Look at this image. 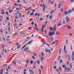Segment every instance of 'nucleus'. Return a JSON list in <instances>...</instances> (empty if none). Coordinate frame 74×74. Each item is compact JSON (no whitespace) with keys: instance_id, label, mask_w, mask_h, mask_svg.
Masks as SVG:
<instances>
[{"instance_id":"69168bd1","label":"nucleus","mask_w":74,"mask_h":74,"mask_svg":"<svg viewBox=\"0 0 74 74\" xmlns=\"http://www.w3.org/2000/svg\"><path fill=\"white\" fill-rule=\"evenodd\" d=\"M18 5V4H16L15 3H14V5H15V6H17Z\"/></svg>"},{"instance_id":"49530a36","label":"nucleus","mask_w":74,"mask_h":74,"mask_svg":"<svg viewBox=\"0 0 74 74\" xmlns=\"http://www.w3.org/2000/svg\"><path fill=\"white\" fill-rule=\"evenodd\" d=\"M71 51H73V47L72 46V45H71Z\"/></svg>"},{"instance_id":"8fccbe9b","label":"nucleus","mask_w":74,"mask_h":74,"mask_svg":"<svg viewBox=\"0 0 74 74\" xmlns=\"http://www.w3.org/2000/svg\"><path fill=\"white\" fill-rule=\"evenodd\" d=\"M39 72L40 73H41V69H39Z\"/></svg>"},{"instance_id":"9b49d317","label":"nucleus","mask_w":74,"mask_h":74,"mask_svg":"<svg viewBox=\"0 0 74 74\" xmlns=\"http://www.w3.org/2000/svg\"><path fill=\"white\" fill-rule=\"evenodd\" d=\"M26 47V45H25L23 46L21 49V50H22V49H23L24 48H25V47Z\"/></svg>"},{"instance_id":"6e6552de","label":"nucleus","mask_w":74,"mask_h":74,"mask_svg":"<svg viewBox=\"0 0 74 74\" xmlns=\"http://www.w3.org/2000/svg\"><path fill=\"white\" fill-rule=\"evenodd\" d=\"M46 25H42V29H44V28L45 27V26H46Z\"/></svg>"},{"instance_id":"423d86ee","label":"nucleus","mask_w":74,"mask_h":74,"mask_svg":"<svg viewBox=\"0 0 74 74\" xmlns=\"http://www.w3.org/2000/svg\"><path fill=\"white\" fill-rule=\"evenodd\" d=\"M29 47H27L24 49V51L26 52V51H27L29 50Z\"/></svg>"},{"instance_id":"7c9ffc66","label":"nucleus","mask_w":74,"mask_h":74,"mask_svg":"<svg viewBox=\"0 0 74 74\" xmlns=\"http://www.w3.org/2000/svg\"><path fill=\"white\" fill-rule=\"evenodd\" d=\"M21 45H19L17 47V49H19V48H20V47H21Z\"/></svg>"},{"instance_id":"a19ab883","label":"nucleus","mask_w":74,"mask_h":74,"mask_svg":"<svg viewBox=\"0 0 74 74\" xmlns=\"http://www.w3.org/2000/svg\"><path fill=\"white\" fill-rule=\"evenodd\" d=\"M50 30H53V27H51L50 28Z\"/></svg>"},{"instance_id":"cd10ccee","label":"nucleus","mask_w":74,"mask_h":74,"mask_svg":"<svg viewBox=\"0 0 74 74\" xmlns=\"http://www.w3.org/2000/svg\"><path fill=\"white\" fill-rule=\"evenodd\" d=\"M45 51H46V52H47V53H48V49H45Z\"/></svg>"},{"instance_id":"4468645a","label":"nucleus","mask_w":74,"mask_h":74,"mask_svg":"<svg viewBox=\"0 0 74 74\" xmlns=\"http://www.w3.org/2000/svg\"><path fill=\"white\" fill-rule=\"evenodd\" d=\"M64 13L65 15H67V14H68V12H67V11L64 12Z\"/></svg>"},{"instance_id":"37998d69","label":"nucleus","mask_w":74,"mask_h":74,"mask_svg":"<svg viewBox=\"0 0 74 74\" xmlns=\"http://www.w3.org/2000/svg\"><path fill=\"white\" fill-rule=\"evenodd\" d=\"M66 64H67V66H69V62L68 61L67 62Z\"/></svg>"},{"instance_id":"b1692460","label":"nucleus","mask_w":74,"mask_h":74,"mask_svg":"<svg viewBox=\"0 0 74 74\" xmlns=\"http://www.w3.org/2000/svg\"><path fill=\"white\" fill-rule=\"evenodd\" d=\"M17 35V32H15V34H13V36H16Z\"/></svg>"},{"instance_id":"052dcab7","label":"nucleus","mask_w":74,"mask_h":74,"mask_svg":"<svg viewBox=\"0 0 74 74\" xmlns=\"http://www.w3.org/2000/svg\"><path fill=\"white\" fill-rule=\"evenodd\" d=\"M42 20H43V18H41L40 19V21H42Z\"/></svg>"},{"instance_id":"72a5a7b5","label":"nucleus","mask_w":74,"mask_h":74,"mask_svg":"<svg viewBox=\"0 0 74 74\" xmlns=\"http://www.w3.org/2000/svg\"><path fill=\"white\" fill-rule=\"evenodd\" d=\"M66 50V45H64V51H65Z\"/></svg>"},{"instance_id":"13d9d810","label":"nucleus","mask_w":74,"mask_h":74,"mask_svg":"<svg viewBox=\"0 0 74 74\" xmlns=\"http://www.w3.org/2000/svg\"><path fill=\"white\" fill-rule=\"evenodd\" d=\"M66 44H68V40L67 39L66 40Z\"/></svg>"},{"instance_id":"a878e982","label":"nucleus","mask_w":74,"mask_h":74,"mask_svg":"<svg viewBox=\"0 0 74 74\" xmlns=\"http://www.w3.org/2000/svg\"><path fill=\"white\" fill-rule=\"evenodd\" d=\"M8 30L9 32H11V30H10V27H8Z\"/></svg>"},{"instance_id":"c03bdc74","label":"nucleus","mask_w":74,"mask_h":74,"mask_svg":"<svg viewBox=\"0 0 74 74\" xmlns=\"http://www.w3.org/2000/svg\"><path fill=\"white\" fill-rule=\"evenodd\" d=\"M6 20H7L8 21H9V17H6Z\"/></svg>"},{"instance_id":"dca6fc26","label":"nucleus","mask_w":74,"mask_h":74,"mask_svg":"<svg viewBox=\"0 0 74 74\" xmlns=\"http://www.w3.org/2000/svg\"><path fill=\"white\" fill-rule=\"evenodd\" d=\"M71 58H70V56L69 55L68 56V60L69 61H70Z\"/></svg>"},{"instance_id":"338daca9","label":"nucleus","mask_w":74,"mask_h":74,"mask_svg":"<svg viewBox=\"0 0 74 74\" xmlns=\"http://www.w3.org/2000/svg\"><path fill=\"white\" fill-rule=\"evenodd\" d=\"M40 67L41 68L42 70V69H43V66H42L41 65Z\"/></svg>"},{"instance_id":"de8ad7c7","label":"nucleus","mask_w":74,"mask_h":74,"mask_svg":"<svg viewBox=\"0 0 74 74\" xmlns=\"http://www.w3.org/2000/svg\"><path fill=\"white\" fill-rule=\"evenodd\" d=\"M66 22H65V21L64 20V21L62 22V24L64 25L65 24Z\"/></svg>"},{"instance_id":"1a4fd4ad","label":"nucleus","mask_w":74,"mask_h":74,"mask_svg":"<svg viewBox=\"0 0 74 74\" xmlns=\"http://www.w3.org/2000/svg\"><path fill=\"white\" fill-rule=\"evenodd\" d=\"M53 29H53V30L52 32H55V30H56V27H55V26H54L53 27Z\"/></svg>"},{"instance_id":"864d4df0","label":"nucleus","mask_w":74,"mask_h":74,"mask_svg":"<svg viewBox=\"0 0 74 74\" xmlns=\"http://www.w3.org/2000/svg\"><path fill=\"white\" fill-rule=\"evenodd\" d=\"M64 51L65 54L67 53V51H66V50H65Z\"/></svg>"},{"instance_id":"774afa93","label":"nucleus","mask_w":74,"mask_h":74,"mask_svg":"<svg viewBox=\"0 0 74 74\" xmlns=\"http://www.w3.org/2000/svg\"><path fill=\"white\" fill-rule=\"evenodd\" d=\"M8 65V64H5L3 65V66H7Z\"/></svg>"},{"instance_id":"a211bd4d","label":"nucleus","mask_w":74,"mask_h":74,"mask_svg":"<svg viewBox=\"0 0 74 74\" xmlns=\"http://www.w3.org/2000/svg\"><path fill=\"white\" fill-rule=\"evenodd\" d=\"M59 68L60 71H61V72H62V68H61V66H60L59 67Z\"/></svg>"},{"instance_id":"2f4dec72","label":"nucleus","mask_w":74,"mask_h":74,"mask_svg":"<svg viewBox=\"0 0 74 74\" xmlns=\"http://www.w3.org/2000/svg\"><path fill=\"white\" fill-rule=\"evenodd\" d=\"M6 14L7 15H9V13L8 12L6 11Z\"/></svg>"},{"instance_id":"0e129e2a","label":"nucleus","mask_w":74,"mask_h":74,"mask_svg":"<svg viewBox=\"0 0 74 74\" xmlns=\"http://www.w3.org/2000/svg\"><path fill=\"white\" fill-rule=\"evenodd\" d=\"M32 58H33V59H34V60L35 59V57L32 56Z\"/></svg>"},{"instance_id":"6e6d98bb","label":"nucleus","mask_w":74,"mask_h":74,"mask_svg":"<svg viewBox=\"0 0 74 74\" xmlns=\"http://www.w3.org/2000/svg\"><path fill=\"white\" fill-rule=\"evenodd\" d=\"M33 14H34V13L32 12L30 14V16H31V15H32Z\"/></svg>"},{"instance_id":"bf43d9fd","label":"nucleus","mask_w":74,"mask_h":74,"mask_svg":"<svg viewBox=\"0 0 74 74\" xmlns=\"http://www.w3.org/2000/svg\"><path fill=\"white\" fill-rule=\"evenodd\" d=\"M32 28L31 27H29L28 29H29V30H31V29H32Z\"/></svg>"},{"instance_id":"20e7f679","label":"nucleus","mask_w":74,"mask_h":74,"mask_svg":"<svg viewBox=\"0 0 74 74\" xmlns=\"http://www.w3.org/2000/svg\"><path fill=\"white\" fill-rule=\"evenodd\" d=\"M65 19L66 20V22H69V21H70V19L68 17H66L65 18Z\"/></svg>"},{"instance_id":"58836bf2","label":"nucleus","mask_w":74,"mask_h":74,"mask_svg":"<svg viewBox=\"0 0 74 74\" xmlns=\"http://www.w3.org/2000/svg\"><path fill=\"white\" fill-rule=\"evenodd\" d=\"M46 44L47 45L48 47L50 46V45H49V44H48V43H46Z\"/></svg>"},{"instance_id":"6ab92c4d","label":"nucleus","mask_w":74,"mask_h":74,"mask_svg":"<svg viewBox=\"0 0 74 74\" xmlns=\"http://www.w3.org/2000/svg\"><path fill=\"white\" fill-rule=\"evenodd\" d=\"M69 66L71 68V69H72V64L71 63H70L69 64Z\"/></svg>"},{"instance_id":"412c9836","label":"nucleus","mask_w":74,"mask_h":74,"mask_svg":"<svg viewBox=\"0 0 74 74\" xmlns=\"http://www.w3.org/2000/svg\"><path fill=\"white\" fill-rule=\"evenodd\" d=\"M44 58L43 57H41V58L40 59V60L42 61L43 60H44Z\"/></svg>"},{"instance_id":"c756f323","label":"nucleus","mask_w":74,"mask_h":74,"mask_svg":"<svg viewBox=\"0 0 74 74\" xmlns=\"http://www.w3.org/2000/svg\"><path fill=\"white\" fill-rule=\"evenodd\" d=\"M19 16H20V18H22V14H21V13H20L19 14Z\"/></svg>"},{"instance_id":"bb28decb","label":"nucleus","mask_w":74,"mask_h":74,"mask_svg":"<svg viewBox=\"0 0 74 74\" xmlns=\"http://www.w3.org/2000/svg\"><path fill=\"white\" fill-rule=\"evenodd\" d=\"M13 64L14 65H16V62L15 61H13Z\"/></svg>"},{"instance_id":"ea45409f","label":"nucleus","mask_w":74,"mask_h":74,"mask_svg":"<svg viewBox=\"0 0 74 74\" xmlns=\"http://www.w3.org/2000/svg\"><path fill=\"white\" fill-rule=\"evenodd\" d=\"M54 3V1H51V4H53Z\"/></svg>"},{"instance_id":"a18cd8bd","label":"nucleus","mask_w":74,"mask_h":74,"mask_svg":"<svg viewBox=\"0 0 74 74\" xmlns=\"http://www.w3.org/2000/svg\"><path fill=\"white\" fill-rule=\"evenodd\" d=\"M60 56H59L58 58V60H60Z\"/></svg>"},{"instance_id":"5fc2aeb1","label":"nucleus","mask_w":74,"mask_h":74,"mask_svg":"<svg viewBox=\"0 0 74 74\" xmlns=\"http://www.w3.org/2000/svg\"><path fill=\"white\" fill-rule=\"evenodd\" d=\"M26 62H27V63H29V60H26Z\"/></svg>"},{"instance_id":"393cba45","label":"nucleus","mask_w":74,"mask_h":74,"mask_svg":"<svg viewBox=\"0 0 74 74\" xmlns=\"http://www.w3.org/2000/svg\"><path fill=\"white\" fill-rule=\"evenodd\" d=\"M48 52H49V53H51V50H50V49L48 50Z\"/></svg>"},{"instance_id":"79ce46f5","label":"nucleus","mask_w":74,"mask_h":74,"mask_svg":"<svg viewBox=\"0 0 74 74\" xmlns=\"http://www.w3.org/2000/svg\"><path fill=\"white\" fill-rule=\"evenodd\" d=\"M62 24L60 23L58 25V27H59V26H62Z\"/></svg>"},{"instance_id":"f257e3e1","label":"nucleus","mask_w":74,"mask_h":74,"mask_svg":"<svg viewBox=\"0 0 74 74\" xmlns=\"http://www.w3.org/2000/svg\"><path fill=\"white\" fill-rule=\"evenodd\" d=\"M55 32H51V31H49V36H53L54 34H55Z\"/></svg>"},{"instance_id":"f8f14e48","label":"nucleus","mask_w":74,"mask_h":74,"mask_svg":"<svg viewBox=\"0 0 74 74\" xmlns=\"http://www.w3.org/2000/svg\"><path fill=\"white\" fill-rule=\"evenodd\" d=\"M68 69V68H67V66H66L65 67L64 70L65 72H67V70Z\"/></svg>"},{"instance_id":"0eeeda50","label":"nucleus","mask_w":74,"mask_h":74,"mask_svg":"<svg viewBox=\"0 0 74 74\" xmlns=\"http://www.w3.org/2000/svg\"><path fill=\"white\" fill-rule=\"evenodd\" d=\"M42 7H44L43 10V12H44V11H45V4H43L42 5Z\"/></svg>"},{"instance_id":"473e14b6","label":"nucleus","mask_w":74,"mask_h":74,"mask_svg":"<svg viewBox=\"0 0 74 74\" xmlns=\"http://www.w3.org/2000/svg\"><path fill=\"white\" fill-rule=\"evenodd\" d=\"M62 67L64 68L66 67V65L64 64H63L62 65Z\"/></svg>"},{"instance_id":"7ed1b4c3","label":"nucleus","mask_w":74,"mask_h":74,"mask_svg":"<svg viewBox=\"0 0 74 74\" xmlns=\"http://www.w3.org/2000/svg\"><path fill=\"white\" fill-rule=\"evenodd\" d=\"M74 56V51H72V56H71V58L72 59V60L73 61H74V58L73 57Z\"/></svg>"},{"instance_id":"4be33fe9","label":"nucleus","mask_w":74,"mask_h":74,"mask_svg":"<svg viewBox=\"0 0 74 74\" xmlns=\"http://www.w3.org/2000/svg\"><path fill=\"white\" fill-rule=\"evenodd\" d=\"M71 12H72V10H69L68 11V14H69V13H70Z\"/></svg>"},{"instance_id":"5701e85b","label":"nucleus","mask_w":74,"mask_h":74,"mask_svg":"<svg viewBox=\"0 0 74 74\" xmlns=\"http://www.w3.org/2000/svg\"><path fill=\"white\" fill-rule=\"evenodd\" d=\"M61 5V4L60 3L58 5V8L59 9H60V6Z\"/></svg>"},{"instance_id":"f704fd0d","label":"nucleus","mask_w":74,"mask_h":74,"mask_svg":"<svg viewBox=\"0 0 74 74\" xmlns=\"http://www.w3.org/2000/svg\"><path fill=\"white\" fill-rule=\"evenodd\" d=\"M37 64H40V61H39V60H38L37 61Z\"/></svg>"},{"instance_id":"f03ea898","label":"nucleus","mask_w":74,"mask_h":74,"mask_svg":"<svg viewBox=\"0 0 74 74\" xmlns=\"http://www.w3.org/2000/svg\"><path fill=\"white\" fill-rule=\"evenodd\" d=\"M66 26L67 28V29H71L72 28H71V26H70V25H66V26Z\"/></svg>"},{"instance_id":"603ef678","label":"nucleus","mask_w":74,"mask_h":74,"mask_svg":"<svg viewBox=\"0 0 74 74\" xmlns=\"http://www.w3.org/2000/svg\"><path fill=\"white\" fill-rule=\"evenodd\" d=\"M16 10H18V11H19V9L18 8H16Z\"/></svg>"},{"instance_id":"f3484780","label":"nucleus","mask_w":74,"mask_h":74,"mask_svg":"<svg viewBox=\"0 0 74 74\" xmlns=\"http://www.w3.org/2000/svg\"><path fill=\"white\" fill-rule=\"evenodd\" d=\"M56 35H59L60 34L59 33V32H58V31H57L56 32Z\"/></svg>"},{"instance_id":"4c0bfd02","label":"nucleus","mask_w":74,"mask_h":74,"mask_svg":"<svg viewBox=\"0 0 74 74\" xmlns=\"http://www.w3.org/2000/svg\"><path fill=\"white\" fill-rule=\"evenodd\" d=\"M30 12H31V11H28L27 13V15H29V14Z\"/></svg>"},{"instance_id":"e2e57ef3","label":"nucleus","mask_w":74,"mask_h":74,"mask_svg":"<svg viewBox=\"0 0 74 74\" xmlns=\"http://www.w3.org/2000/svg\"><path fill=\"white\" fill-rule=\"evenodd\" d=\"M29 72H30L31 73V71H32V69H30L29 70Z\"/></svg>"},{"instance_id":"ddd939ff","label":"nucleus","mask_w":74,"mask_h":74,"mask_svg":"<svg viewBox=\"0 0 74 74\" xmlns=\"http://www.w3.org/2000/svg\"><path fill=\"white\" fill-rule=\"evenodd\" d=\"M67 72H69L70 70H71V68H68L67 70Z\"/></svg>"},{"instance_id":"9d476101","label":"nucleus","mask_w":74,"mask_h":74,"mask_svg":"<svg viewBox=\"0 0 74 74\" xmlns=\"http://www.w3.org/2000/svg\"><path fill=\"white\" fill-rule=\"evenodd\" d=\"M3 70L2 69L0 71V74H3Z\"/></svg>"},{"instance_id":"39448f33","label":"nucleus","mask_w":74,"mask_h":74,"mask_svg":"<svg viewBox=\"0 0 74 74\" xmlns=\"http://www.w3.org/2000/svg\"><path fill=\"white\" fill-rule=\"evenodd\" d=\"M33 41V40H31L29 41V42H28L26 44V45H27V44H29V45H30Z\"/></svg>"},{"instance_id":"09e8293b","label":"nucleus","mask_w":74,"mask_h":74,"mask_svg":"<svg viewBox=\"0 0 74 74\" xmlns=\"http://www.w3.org/2000/svg\"><path fill=\"white\" fill-rule=\"evenodd\" d=\"M30 63L31 64H32V63H33V61L32 60H31L30 61Z\"/></svg>"},{"instance_id":"2eb2a0df","label":"nucleus","mask_w":74,"mask_h":74,"mask_svg":"<svg viewBox=\"0 0 74 74\" xmlns=\"http://www.w3.org/2000/svg\"><path fill=\"white\" fill-rule=\"evenodd\" d=\"M50 40L51 41H53V37H51L50 38Z\"/></svg>"},{"instance_id":"c85d7f7f","label":"nucleus","mask_w":74,"mask_h":74,"mask_svg":"<svg viewBox=\"0 0 74 74\" xmlns=\"http://www.w3.org/2000/svg\"><path fill=\"white\" fill-rule=\"evenodd\" d=\"M52 14H51L50 16L49 19H52Z\"/></svg>"},{"instance_id":"3c124183","label":"nucleus","mask_w":74,"mask_h":74,"mask_svg":"<svg viewBox=\"0 0 74 74\" xmlns=\"http://www.w3.org/2000/svg\"><path fill=\"white\" fill-rule=\"evenodd\" d=\"M12 10H10L9 11V13L10 14H11V13H12Z\"/></svg>"},{"instance_id":"e433bc0d","label":"nucleus","mask_w":74,"mask_h":74,"mask_svg":"<svg viewBox=\"0 0 74 74\" xmlns=\"http://www.w3.org/2000/svg\"><path fill=\"white\" fill-rule=\"evenodd\" d=\"M61 51H62V48H60V49L59 53L60 54L61 53Z\"/></svg>"},{"instance_id":"aec40b11","label":"nucleus","mask_w":74,"mask_h":74,"mask_svg":"<svg viewBox=\"0 0 74 74\" xmlns=\"http://www.w3.org/2000/svg\"><path fill=\"white\" fill-rule=\"evenodd\" d=\"M55 12V10H52L51 11V14H53V12Z\"/></svg>"},{"instance_id":"4d7b16f0","label":"nucleus","mask_w":74,"mask_h":74,"mask_svg":"<svg viewBox=\"0 0 74 74\" xmlns=\"http://www.w3.org/2000/svg\"><path fill=\"white\" fill-rule=\"evenodd\" d=\"M41 53L42 56H44V53H43L42 52Z\"/></svg>"},{"instance_id":"680f3d73","label":"nucleus","mask_w":74,"mask_h":74,"mask_svg":"<svg viewBox=\"0 0 74 74\" xmlns=\"http://www.w3.org/2000/svg\"><path fill=\"white\" fill-rule=\"evenodd\" d=\"M44 29H42H42H41V32H44Z\"/></svg>"},{"instance_id":"c9c22d12","label":"nucleus","mask_w":74,"mask_h":74,"mask_svg":"<svg viewBox=\"0 0 74 74\" xmlns=\"http://www.w3.org/2000/svg\"><path fill=\"white\" fill-rule=\"evenodd\" d=\"M56 42H53L51 43V45H53Z\"/></svg>"}]
</instances>
